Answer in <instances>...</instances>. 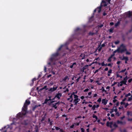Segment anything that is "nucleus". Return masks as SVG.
I'll return each instance as SVG.
<instances>
[{"instance_id":"obj_25","label":"nucleus","mask_w":132,"mask_h":132,"mask_svg":"<svg viewBox=\"0 0 132 132\" xmlns=\"http://www.w3.org/2000/svg\"><path fill=\"white\" fill-rule=\"evenodd\" d=\"M113 102L114 103V104L116 103L117 102H118V101L116 99L113 98Z\"/></svg>"},{"instance_id":"obj_16","label":"nucleus","mask_w":132,"mask_h":132,"mask_svg":"<svg viewBox=\"0 0 132 132\" xmlns=\"http://www.w3.org/2000/svg\"><path fill=\"white\" fill-rule=\"evenodd\" d=\"M122 46V47L121 49L122 50H123V51L122 52L126 51V48L123 45H122L120 47Z\"/></svg>"},{"instance_id":"obj_5","label":"nucleus","mask_w":132,"mask_h":132,"mask_svg":"<svg viewBox=\"0 0 132 132\" xmlns=\"http://www.w3.org/2000/svg\"><path fill=\"white\" fill-rule=\"evenodd\" d=\"M110 0H103L101 4V6H107L108 3H110Z\"/></svg>"},{"instance_id":"obj_41","label":"nucleus","mask_w":132,"mask_h":132,"mask_svg":"<svg viewBox=\"0 0 132 132\" xmlns=\"http://www.w3.org/2000/svg\"><path fill=\"white\" fill-rule=\"evenodd\" d=\"M81 130L82 132H85V130L83 128H81Z\"/></svg>"},{"instance_id":"obj_23","label":"nucleus","mask_w":132,"mask_h":132,"mask_svg":"<svg viewBox=\"0 0 132 132\" xmlns=\"http://www.w3.org/2000/svg\"><path fill=\"white\" fill-rule=\"evenodd\" d=\"M127 13L128 14V17H130L132 15V12H131L129 11Z\"/></svg>"},{"instance_id":"obj_22","label":"nucleus","mask_w":132,"mask_h":132,"mask_svg":"<svg viewBox=\"0 0 132 132\" xmlns=\"http://www.w3.org/2000/svg\"><path fill=\"white\" fill-rule=\"evenodd\" d=\"M113 55H112L110 57L108 60V62H110L111 61V59Z\"/></svg>"},{"instance_id":"obj_53","label":"nucleus","mask_w":132,"mask_h":132,"mask_svg":"<svg viewBox=\"0 0 132 132\" xmlns=\"http://www.w3.org/2000/svg\"><path fill=\"white\" fill-rule=\"evenodd\" d=\"M55 128L57 130H58L60 129V128L58 127H55Z\"/></svg>"},{"instance_id":"obj_18","label":"nucleus","mask_w":132,"mask_h":132,"mask_svg":"<svg viewBox=\"0 0 132 132\" xmlns=\"http://www.w3.org/2000/svg\"><path fill=\"white\" fill-rule=\"evenodd\" d=\"M80 57H81V59H83L85 58V55L84 54H81L80 55Z\"/></svg>"},{"instance_id":"obj_47","label":"nucleus","mask_w":132,"mask_h":132,"mask_svg":"<svg viewBox=\"0 0 132 132\" xmlns=\"http://www.w3.org/2000/svg\"><path fill=\"white\" fill-rule=\"evenodd\" d=\"M131 95V94L130 93H129L126 95V96L127 97L128 96H130Z\"/></svg>"},{"instance_id":"obj_54","label":"nucleus","mask_w":132,"mask_h":132,"mask_svg":"<svg viewBox=\"0 0 132 132\" xmlns=\"http://www.w3.org/2000/svg\"><path fill=\"white\" fill-rule=\"evenodd\" d=\"M108 70V67L104 69V70L107 71Z\"/></svg>"},{"instance_id":"obj_55","label":"nucleus","mask_w":132,"mask_h":132,"mask_svg":"<svg viewBox=\"0 0 132 132\" xmlns=\"http://www.w3.org/2000/svg\"><path fill=\"white\" fill-rule=\"evenodd\" d=\"M96 82L97 83V84L98 85H101V84L100 83H99V82H98V81H96Z\"/></svg>"},{"instance_id":"obj_2","label":"nucleus","mask_w":132,"mask_h":132,"mask_svg":"<svg viewBox=\"0 0 132 132\" xmlns=\"http://www.w3.org/2000/svg\"><path fill=\"white\" fill-rule=\"evenodd\" d=\"M68 100H70V102L73 101V103L74 105H76L78 103L80 100L78 98V96L75 94L74 92H73L70 96V98L67 99Z\"/></svg>"},{"instance_id":"obj_14","label":"nucleus","mask_w":132,"mask_h":132,"mask_svg":"<svg viewBox=\"0 0 132 132\" xmlns=\"http://www.w3.org/2000/svg\"><path fill=\"white\" fill-rule=\"evenodd\" d=\"M101 7H99L97 8L94 10V12H95L96 11H97L98 13H100L101 11Z\"/></svg>"},{"instance_id":"obj_56","label":"nucleus","mask_w":132,"mask_h":132,"mask_svg":"<svg viewBox=\"0 0 132 132\" xmlns=\"http://www.w3.org/2000/svg\"><path fill=\"white\" fill-rule=\"evenodd\" d=\"M84 98V97L83 96H81L80 97V98L81 99H83Z\"/></svg>"},{"instance_id":"obj_19","label":"nucleus","mask_w":132,"mask_h":132,"mask_svg":"<svg viewBox=\"0 0 132 132\" xmlns=\"http://www.w3.org/2000/svg\"><path fill=\"white\" fill-rule=\"evenodd\" d=\"M57 87H53V88H52L50 89L49 90L51 92H53V91H54L56 90L57 88Z\"/></svg>"},{"instance_id":"obj_48","label":"nucleus","mask_w":132,"mask_h":132,"mask_svg":"<svg viewBox=\"0 0 132 132\" xmlns=\"http://www.w3.org/2000/svg\"><path fill=\"white\" fill-rule=\"evenodd\" d=\"M113 29L112 28H111L110 30V32H112Z\"/></svg>"},{"instance_id":"obj_39","label":"nucleus","mask_w":132,"mask_h":132,"mask_svg":"<svg viewBox=\"0 0 132 132\" xmlns=\"http://www.w3.org/2000/svg\"><path fill=\"white\" fill-rule=\"evenodd\" d=\"M112 72V70L111 69H110L108 71V73H111Z\"/></svg>"},{"instance_id":"obj_9","label":"nucleus","mask_w":132,"mask_h":132,"mask_svg":"<svg viewBox=\"0 0 132 132\" xmlns=\"http://www.w3.org/2000/svg\"><path fill=\"white\" fill-rule=\"evenodd\" d=\"M6 128L7 129V130H5V132H7H7H9L8 131H9V130L11 129V128H10L9 125H8L6 126L4 128H2V129L3 130L4 129H5Z\"/></svg>"},{"instance_id":"obj_26","label":"nucleus","mask_w":132,"mask_h":132,"mask_svg":"<svg viewBox=\"0 0 132 132\" xmlns=\"http://www.w3.org/2000/svg\"><path fill=\"white\" fill-rule=\"evenodd\" d=\"M119 110H123L124 109L123 106L121 105H120V107H119Z\"/></svg>"},{"instance_id":"obj_43","label":"nucleus","mask_w":132,"mask_h":132,"mask_svg":"<svg viewBox=\"0 0 132 132\" xmlns=\"http://www.w3.org/2000/svg\"><path fill=\"white\" fill-rule=\"evenodd\" d=\"M53 84V82H51L48 84V85L50 86H51Z\"/></svg>"},{"instance_id":"obj_44","label":"nucleus","mask_w":132,"mask_h":132,"mask_svg":"<svg viewBox=\"0 0 132 132\" xmlns=\"http://www.w3.org/2000/svg\"><path fill=\"white\" fill-rule=\"evenodd\" d=\"M132 81V79L131 78L129 79L128 80V82L129 83H130Z\"/></svg>"},{"instance_id":"obj_63","label":"nucleus","mask_w":132,"mask_h":132,"mask_svg":"<svg viewBox=\"0 0 132 132\" xmlns=\"http://www.w3.org/2000/svg\"><path fill=\"white\" fill-rule=\"evenodd\" d=\"M89 62H91L92 61V59L91 58H89Z\"/></svg>"},{"instance_id":"obj_35","label":"nucleus","mask_w":132,"mask_h":132,"mask_svg":"<svg viewBox=\"0 0 132 132\" xmlns=\"http://www.w3.org/2000/svg\"><path fill=\"white\" fill-rule=\"evenodd\" d=\"M68 78V77H65L63 79V81H65V80H66Z\"/></svg>"},{"instance_id":"obj_6","label":"nucleus","mask_w":132,"mask_h":132,"mask_svg":"<svg viewBox=\"0 0 132 132\" xmlns=\"http://www.w3.org/2000/svg\"><path fill=\"white\" fill-rule=\"evenodd\" d=\"M122 46L121 47H120L119 48L117 49L116 50L114 51L113 52L114 54L113 55H112L113 56H114V54L117 52H118L119 53H122V52L123 51V50H122L121 49L122 48Z\"/></svg>"},{"instance_id":"obj_45","label":"nucleus","mask_w":132,"mask_h":132,"mask_svg":"<svg viewBox=\"0 0 132 132\" xmlns=\"http://www.w3.org/2000/svg\"><path fill=\"white\" fill-rule=\"evenodd\" d=\"M89 90V89H88V88H87V89H85L84 91V92H88Z\"/></svg>"},{"instance_id":"obj_3","label":"nucleus","mask_w":132,"mask_h":132,"mask_svg":"<svg viewBox=\"0 0 132 132\" xmlns=\"http://www.w3.org/2000/svg\"><path fill=\"white\" fill-rule=\"evenodd\" d=\"M54 102V101H51V104H50V105L52 108H53L55 109H57V106H58L60 104V102L59 101L57 103H53Z\"/></svg>"},{"instance_id":"obj_29","label":"nucleus","mask_w":132,"mask_h":132,"mask_svg":"<svg viewBox=\"0 0 132 132\" xmlns=\"http://www.w3.org/2000/svg\"><path fill=\"white\" fill-rule=\"evenodd\" d=\"M96 108V105H94L92 107V109L93 110H94Z\"/></svg>"},{"instance_id":"obj_15","label":"nucleus","mask_w":132,"mask_h":132,"mask_svg":"<svg viewBox=\"0 0 132 132\" xmlns=\"http://www.w3.org/2000/svg\"><path fill=\"white\" fill-rule=\"evenodd\" d=\"M58 55L57 53H56L52 55V57L50 59V60L51 61H52L53 60V58L55 56H57Z\"/></svg>"},{"instance_id":"obj_17","label":"nucleus","mask_w":132,"mask_h":132,"mask_svg":"<svg viewBox=\"0 0 132 132\" xmlns=\"http://www.w3.org/2000/svg\"><path fill=\"white\" fill-rule=\"evenodd\" d=\"M61 96V94L59 93L56 95V96H55V97H57V98L59 99L60 98V97Z\"/></svg>"},{"instance_id":"obj_28","label":"nucleus","mask_w":132,"mask_h":132,"mask_svg":"<svg viewBox=\"0 0 132 132\" xmlns=\"http://www.w3.org/2000/svg\"><path fill=\"white\" fill-rule=\"evenodd\" d=\"M119 102H117L116 103H115L114 104V105H116V106H116V107L118 106L119 105Z\"/></svg>"},{"instance_id":"obj_31","label":"nucleus","mask_w":132,"mask_h":132,"mask_svg":"<svg viewBox=\"0 0 132 132\" xmlns=\"http://www.w3.org/2000/svg\"><path fill=\"white\" fill-rule=\"evenodd\" d=\"M126 70V69L125 68L123 70H122L120 72H120H125Z\"/></svg>"},{"instance_id":"obj_36","label":"nucleus","mask_w":132,"mask_h":132,"mask_svg":"<svg viewBox=\"0 0 132 132\" xmlns=\"http://www.w3.org/2000/svg\"><path fill=\"white\" fill-rule=\"evenodd\" d=\"M101 101V98H100L97 100V101L99 102H100Z\"/></svg>"},{"instance_id":"obj_30","label":"nucleus","mask_w":132,"mask_h":132,"mask_svg":"<svg viewBox=\"0 0 132 132\" xmlns=\"http://www.w3.org/2000/svg\"><path fill=\"white\" fill-rule=\"evenodd\" d=\"M119 43V41L118 40H117L114 42V43L116 45H117Z\"/></svg>"},{"instance_id":"obj_21","label":"nucleus","mask_w":132,"mask_h":132,"mask_svg":"<svg viewBox=\"0 0 132 132\" xmlns=\"http://www.w3.org/2000/svg\"><path fill=\"white\" fill-rule=\"evenodd\" d=\"M127 114L129 117L131 116H132V113L130 111H128Z\"/></svg>"},{"instance_id":"obj_24","label":"nucleus","mask_w":132,"mask_h":132,"mask_svg":"<svg viewBox=\"0 0 132 132\" xmlns=\"http://www.w3.org/2000/svg\"><path fill=\"white\" fill-rule=\"evenodd\" d=\"M120 21H118L117 23H116L115 24V26L116 27H117L120 24Z\"/></svg>"},{"instance_id":"obj_50","label":"nucleus","mask_w":132,"mask_h":132,"mask_svg":"<svg viewBox=\"0 0 132 132\" xmlns=\"http://www.w3.org/2000/svg\"><path fill=\"white\" fill-rule=\"evenodd\" d=\"M74 124H73L70 126V127L71 128H72L74 127Z\"/></svg>"},{"instance_id":"obj_11","label":"nucleus","mask_w":132,"mask_h":132,"mask_svg":"<svg viewBox=\"0 0 132 132\" xmlns=\"http://www.w3.org/2000/svg\"><path fill=\"white\" fill-rule=\"evenodd\" d=\"M118 85L117 86L118 87L121 86L123 85V84H124V83L122 81L119 82H117Z\"/></svg>"},{"instance_id":"obj_59","label":"nucleus","mask_w":132,"mask_h":132,"mask_svg":"<svg viewBox=\"0 0 132 132\" xmlns=\"http://www.w3.org/2000/svg\"><path fill=\"white\" fill-rule=\"evenodd\" d=\"M99 105L98 104H97L96 105V108H98L99 107Z\"/></svg>"},{"instance_id":"obj_58","label":"nucleus","mask_w":132,"mask_h":132,"mask_svg":"<svg viewBox=\"0 0 132 132\" xmlns=\"http://www.w3.org/2000/svg\"><path fill=\"white\" fill-rule=\"evenodd\" d=\"M97 96V94H95L94 95L93 97H96Z\"/></svg>"},{"instance_id":"obj_32","label":"nucleus","mask_w":132,"mask_h":132,"mask_svg":"<svg viewBox=\"0 0 132 132\" xmlns=\"http://www.w3.org/2000/svg\"><path fill=\"white\" fill-rule=\"evenodd\" d=\"M101 65H102V66H106L107 65V64H105L104 63V62H102L101 64Z\"/></svg>"},{"instance_id":"obj_8","label":"nucleus","mask_w":132,"mask_h":132,"mask_svg":"<svg viewBox=\"0 0 132 132\" xmlns=\"http://www.w3.org/2000/svg\"><path fill=\"white\" fill-rule=\"evenodd\" d=\"M125 100H123L120 103L121 105L123 106L125 108H126L129 105V104L127 103H125L124 102Z\"/></svg>"},{"instance_id":"obj_57","label":"nucleus","mask_w":132,"mask_h":132,"mask_svg":"<svg viewBox=\"0 0 132 132\" xmlns=\"http://www.w3.org/2000/svg\"><path fill=\"white\" fill-rule=\"evenodd\" d=\"M110 24L112 26L114 24V23L113 22H111L110 23Z\"/></svg>"},{"instance_id":"obj_38","label":"nucleus","mask_w":132,"mask_h":132,"mask_svg":"<svg viewBox=\"0 0 132 132\" xmlns=\"http://www.w3.org/2000/svg\"><path fill=\"white\" fill-rule=\"evenodd\" d=\"M113 64V63H112V64L111 63H109L108 64V66H110L111 67H112V65Z\"/></svg>"},{"instance_id":"obj_7","label":"nucleus","mask_w":132,"mask_h":132,"mask_svg":"<svg viewBox=\"0 0 132 132\" xmlns=\"http://www.w3.org/2000/svg\"><path fill=\"white\" fill-rule=\"evenodd\" d=\"M114 112H115L116 113V114L117 115L119 116V114L117 112V109L116 108V106H114L113 108V109L111 110L110 113H112Z\"/></svg>"},{"instance_id":"obj_4","label":"nucleus","mask_w":132,"mask_h":132,"mask_svg":"<svg viewBox=\"0 0 132 132\" xmlns=\"http://www.w3.org/2000/svg\"><path fill=\"white\" fill-rule=\"evenodd\" d=\"M106 125L107 126L110 127L111 128H112L113 127L115 128L117 127V125L115 122H108L107 123Z\"/></svg>"},{"instance_id":"obj_1","label":"nucleus","mask_w":132,"mask_h":132,"mask_svg":"<svg viewBox=\"0 0 132 132\" xmlns=\"http://www.w3.org/2000/svg\"><path fill=\"white\" fill-rule=\"evenodd\" d=\"M30 103V101L28 100H26L25 101V102L24 103L23 107L22 108V113H19L16 116L17 120L14 119V121L16 120H19V121L21 119L23 116H24L27 113V106L29 105Z\"/></svg>"},{"instance_id":"obj_46","label":"nucleus","mask_w":132,"mask_h":132,"mask_svg":"<svg viewBox=\"0 0 132 132\" xmlns=\"http://www.w3.org/2000/svg\"><path fill=\"white\" fill-rule=\"evenodd\" d=\"M126 54H127L129 55L130 54V53L129 52L126 51Z\"/></svg>"},{"instance_id":"obj_34","label":"nucleus","mask_w":132,"mask_h":132,"mask_svg":"<svg viewBox=\"0 0 132 132\" xmlns=\"http://www.w3.org/2000/svg\"><path fill=\"white\" fill-rule=\"evenodd\" d=\"M117 84V82H114L113 84H112L111 85V86H114V85H115L116 84Z\"/></svg>"},{"instance_id":"obj_40","label":"nucleus","mask_w":132,"mask_h":132,"mask_svg":"<svg viewBox=\"0 0 132 132\" xmlns=\"http://www.w3.org/2000/svg\"><path fill=\"white\" fill-rule=\"evenodd\" d=\"M97 63V62L96 61V62H93L92 63H91L89 65H91L92 64L95 63Z\"/></svg>"},{"instance_id":"obj_20","label":"nucleus","mask_w":132,"mask_h":132,"mask_svg":"<svg viewBox=\"0 0 132 132\" xmlns=\"http://www.w3.org/2000/svg\"><path fill=\"white\" fill-rule=\"evenodd\" d=\"M46 88H47L46 86H45L43 88L40 89L39 90L38 92V93H39V92H40L41 90H42L43 89H46Z\"/></svg>"},{"instance_id":"obj_13","label":"nucleus","mask_w":132,"mask_h":132,"mask_svg":"<svg viewBox=\"0 0 132 132\" xmlns=\"http://www.w3.org/2000/svg\"><path fill=\"white\" fill-rule=\"evenodd\" d=\"M108 101V100H106L105 99H103L102 100V103L104 105H106L107 104Z\"/></svg>"},{"instance_id":"obj_12","label":"nucleus","mask_w":132,"mask_h":132,"mask_svg":"<svg viewBox=\"0 0 132 132\" xmlns=\"http://www.w3.org/2000/svg\"><path fill=\"white\" fill-rule=\"evenodd\" d=\"M48 97L49 98V99H46L45 100V101L44 102V103H43V104H45L46 103H47V102H48L49 101L53 100H54V99H53L52 100L51 98V96H49Z\"/></svg>"},{"instance_id":"obj_52","label":"nucleus","mask_w":132,"mask_h":132,"mask_svg":"<svg viewBox=\"0 0 132 132\" xmlns=\"http://www.w3.org/2000/svg\"><path fill=\"white\" fill-rule=\"evenodd\" d=\"M92 94V92H89L88 93V95L89 96H90Z\"/></svg>"},{"instance_id":"obj_27","label":"nucleus","mask_w":132,"mask_h":132,"mask_svg":"<svg viewBox=\"0 0 132 132\" xmlns=\"http://www.w3.org/2000/svg\"><path fill=\"white\" fill-rule=\"evenodd\" d=\"M117 77H120V78H122V76L120 75L119 74H117L116 75Z\"/></svg>"},{"instance_id":"obj_60","label":"nucleus","mask_w":132,"mask_h":132,"mask_svg":"<svg viewBox=\"0 0 132 132\" xmlns=\"http://www.w3.org/2000/svg\"><path fill=\"white\" fill-rule=\"evenodd\" d=\"M123 58L126 60H128V58L127 57H124Z\"/></svg>"},{"instance_id":"obj_64","label":"nucleus","mask_w":132,"mask_h":132,"mask_svg":"<svg viewBox=\"0 0 132 132\" xmlns=\"http://www.w3.org/2000/svg\"><path fill=\"white\" fill-rule=\"evenodd\" d=\"M120 61H118L117 62V64H119L120 63Z\"/></svg>"},{"instance_id":"obj_61","label":"nucleus","mask_w":132,"mask_h":132,"mask_svg":"<svg viewBox=\"0 0 132 132\" xmlns=\"http://www.w3.org/2000/svg\"><path fill=\"white\" fill-rule=\"evenodd\" d=\"M121 132H126V131L125 130H121Z\"/></svg>"},{"instance_id":"obj_42","label":"nucleus","mask_w":132,"mask_h":132,"mask_svg":"<svg viewBox=\"0 0 132 132\" xmlns=\"http://www.w3.org/2000/svg\"><path fill=\"white\" fill-rule=\"evenodd\" d=\"M110 87L109 86H107L106 87V89H108V91H109V90H110Z\"/></svg>"},{"instance_id":"obj_37","label":"nucleus","mask_w":132,"mask_h":132,"mask_svg":"<svg viewBox=\"0 0 132 132\" xmlns=\"http://www.w3.org/2000/svg\"><path fill=\"white\" fill-rule=\"evenodd\" d=\"M101 90H102L103 92H104V91H105V89L103 87H102V88H101Z\"/></svg>"},{"instance_id":"obj_33","label":"nucleus","mask_w":132,"mask_h":132,"mask_svg":"<svg viewBox=\"0 0 132 132\" xmlns=\"http://www.w3.org/2000/svg\"><path fill=\"white\" fill-rule=\"evenodd\" d=\"M93 117L94 118H95L96 119H97V116L95 115H93Z\"/></svg>"},{"instance_id":"obj_10","label":"nucleus","mask_w":132,"mask_h":132,"mask_svg":"<svg viewBox=\"0 0 132 132\" xmlns=\"http://www.w3.org/2000/svg\"><path fill=\"white\" fill-rule=\"evenodd\" d=\"M127 76H126V77L123 78V80L122 81L124 83V84L126 85L127 84L126 83L127 82Z\"/></svg>"},{"instance_id":"obj_62","label":"nucleus","mask_w":132,"mask_h":132,"mask_svg":"<svg viewBox=\"0 0 132 132\" xmlns=\"http://www.w3.org/2000/svg\"><path fill=\"white\" fill-rule=\"evenodd\" d=\"M111 117H113L114 116V115L113 114L111 113Z\"/></svg>"},{"instance_id":"obj_49","label":"nucleus","mask_w":132,"mask_h":132,"mask_svg":"<svg viewBox=\"0 0 132 132\" xmlns=\"http://www.w3.org/2000/svg\"><path fill=\"white\" fill-rule=\"evenodd\" d=\"M99 69H98V70H96L94 72V73L95 74L96 72H98V71H99Z\"/></svg>"},{"instance_id":"obj_51","label":"nucleus","mask_w":132,"mask_h":132,"mask_svg":"<svg viewBox=\"0 0 132 132\" xmlns=\"http://www.w3.org/2000/svg\"><path fill=\"white\" fill-rule=\"evenodd\" d=\"M104 92L106 94H108V91H107V90H105V91H104Z\"/></svg>"}]
</instances>
